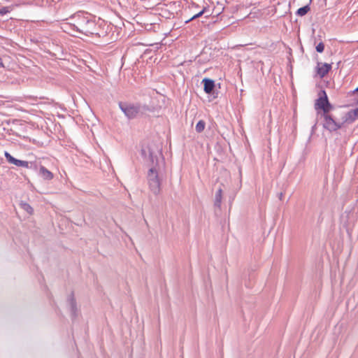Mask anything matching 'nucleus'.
I'll return each instance as SVG.
<instances>
[{
  "label": "nucleus",
  "mask_w": 358,
  "mask_h": 358,
  "mask_svg": "<svg viewBox=\"0 0 358 358\" xmlns=\"http://www.w3.org/2000/svg\"><path fill=\"white\" fill-rule=\"evenodd\" d=\"M141 153L142 157L149 162L151 167L148 173V180L151 192L155 194L160 192V180L156 166L158 164V150H153L149 145H142Z\"/></svg>",
  "instance_id": "1"
},
{
  "label": "nucleus",
  "mask_w": 358,
  "mask_h": 358,
  "mask_svg": "<svg viewBox=\"0 0 358 358\" xmlns=\"http://www.w3.org/2000/svg\"><path fill=\"white\" fill-rule=\"evenodd\" d=\"M66 20L72 21L71 25H66V27H73L76 33L85 36L96 34V24L93 17L83 11L77 12L72 15Z\"/></svg>",
  "instance_id": "2"
},
{
  "label": "nucleus",
  "mask_w": 358,
  "mask_h": 358,
  "mask_svg": "<svg viewBox=\"0 0 358 358\" xmlns=\"http://www.w3.org/2000/svg\"><path fill=\"white\" fill-rule=\"evenodd\" d=\"M118 106L128 120H133L140 115L142 116L154 111V107L140 103L120 101Z\"/></svg>",
  "instance_id": "3"
},
{
  "label": "nucleus",
  "mask_w": 358,
  "mask_h": 358,
  "mask_svg": "<svg viewBox=\"0 0 358 358\" xmlns=\"http://www.w3.org/2000/svg\"><path fill=\"white\" fill-rule=\"evenodd\" d=\"M322 96H320L315 102V108L323 110V115H327L332 109L333 106L330 103L327 93L324 90H321Z\"/></svg>",
  "instance_id": "4"
},
{
  "label": "nucleus",
  "mask_w": 358,
  "mask_h": 358,
  "mask_svg": "<svg viewBox=\"0 0 358 358\" xmlns=\"http://www.w3.org/2000/svg\"><path fill=\"white\" fill-rule=\"evenodd\" d=\"M323 127L329 132L336 131L342 127L343 123L336 122L330 114L322 115Z\"/></svg>",
  "instance_id": "5"
},
{
  "label": "nucleus",
  "mask_w": 358,
  "mask_h": 358,
  "mask_svg": "<svg viewBox=\"0 0 358 358\" xmlns=\"http://www.w3.org/2000/svg\"><path fill=\"white\" fill-rule=\"evenodd\" d=\"M67 304L71 312V315L73 320L76 319L78 315V309L77 307V303L74 298L73 292H71L67 299Z\"/></svg>",
  "instance_id": "6"
},
{
  "label": "nucleus",
  "mask_w": 358,
  "mask_h": 358,
  "mask_svg": "<svg viewBox=\"0 0 358 358\" xmlns=\"http://www.w3.org/2000/svg\"><path fill=\"white\" fill-rule=\"evenodd\" d=\"M4 157L6 159V160L12 164H14L17 166H21V167H24V168H27L28 167V164H29V162L28 161H23V160H20V159H17L16 158H15L14 157H13L7 151H5L4 152Z\"/></svg>",
  "instance_id": "7"
},
{
  "label": "nucleus",
  "mask_w": 358,
  "mask_h": 358,
  "mask_svg": "<svg viewBox=\"0 0 358 358\" xmlns=\"http://www.w3.org/2000/svg\"><path fill=\"white\" fill-rule=\"evenodd\" d=\"M201 83L203 84V90L208 94H213L215 92V83L213 79L204 78Z\"/></svg>",
  "instance_id": "8"
},
{
  "label": "nucleus",
  "mask_w": 358,
  "mask_h": 358,
  "mask_svg": "<svg viewBox=\"0 0 358 358\" xmlns=\"http://www.w3.org/2000/svg\"><path fill=\"white\" fill-rule=\"evenodd\" d=\"M331 69V64L327 63H317V73L322 78H324Z\"/></svg>",
  "instance_id": "9"
},
{
  "label": "nucleus",
  "mask_w": 358,
  "mask_h": 358,
  "mask_svg": "<svg viewBox=\"0 0 358 358\" xmlns=\"http://www.w3.org/2000/svg\"><path fill=\"white\" fill-rule=\"evenodd\" d=\"M38 175L45 180H51L54 178V174L43 165L39 166Z\"/></svg>",
  "instance_id": "10"
},
{
  "label": "nucleus",
  "mask_w": 358,
  "mask_h": 358,
  "mask_svg": "<svg viewBox=\"0 0 358 358\" xmlns=\"http://www.w3.org/2000/svg\"><path fill=\"white\" fill-rule=\"evenodd\" d=\"M67 22H64L62 24V29L65 31V32H67L69 33V34L72 35V36H77V34L76 32V30L73 28V27H65L66 25H71L72 24V21H69V20H66Z\"/></svg>",
  "instance_id": "11"
},
{
  "label": "nucleus",
  "mask_w": 358,
  "mask_h": 358,
  "mask_svg": "<svg viewBox=\"0 0 358 358\" xmlns=\"http://www.w3.org/2000/svg\"><path fill=\"white\" fill-rule=\"evenodd\" d=\"M176 13V10H170L169 9L164 8L162 9L160 15L166 19H171L174 17Z\"/></svg>",
  "instance_id": "12"
},
{
  "label": "nucleus",
  "mask_w": 358,
  "mask_h": 358,
  "mask_svg": "<svg viewBox=\"0 0 358 358\" xmlns=\"http://www.w3.org/2000/svg\"><path fill=\"white\" fill-rule=\"evenodd\" d=\"M222 198V190L221 188H219L217 189V191L216 192L215 196L214 205L215 207L220 208L221 206Z\"/></svg>",
  "instance_id": "13"
},
{
  "label": "nucleus",
  "mask_w": 358,
  "mask_h": 358,
  "mask_svg": "<svg viewBox=\"0 0 358 358\" xmlns=\"http://www.w3.org/2000/svg\"><path fill=\"white\" fill-rule=\"evenodd\" d=\"M310 10V7L309 6V4H307L306 6H303L301 8H299L296 12V15H298V16H304L306 15Z\"/></svg>",
  "instance_id": "14"
},
{
  "label": "nucleus",
  "mask_w": 358,
  "mask_h": 358,
  "mask_svg": "<svg viewBox=\"0 0 358 358\" xmlns=\"http://www.w3.org/2000/svg\"><path fill=\"white\" fill-rule=\"evenodd\" d=\"M205 127H206L205 121L203 120H201L196 124L195 130L197 133H201L204 130Z\"/></svg>",
  "instance_id": "15"
},
{
  "label": "nucleus",
  "mask_w": 358,
  "mask_h": 358,
  "mask_svg": "<svg viewBox=\"0 0 358 358\" xmlns=\"http://www.w3.org/2000/svg\"><path fill=\"white\" fill-rule=\"evenodd\" d=\"M207 10V7H203V9L201 10H200L199 13H197L196 14L194 15L192 17H190L189 19L185 21V23H188L190 21L194 20V19H196L201 16H202Z\"/></svg>",
  "instance_id": "16"
},
{
  "label": "nucleus",
  "mask_w": 358,
  "mask_h": 358,
  "mask_svg": "<svg viewBox=\"0 0 358 358\" xmlns=\"http://www.w3.org/2000/svg\"><path fill=\"white\" fill-rule=\"evenodd\" d=\"M20 206L23 210L27 211L29 215H31L34 212L33 208L26 202H22Z\"/></svg>",
  "instance_id": "17"
},
{
  "label": "nucleus",
  "mask_w": 358,
  "mask_h": 358,
  "mask_svg": "<svg viewBox=\"0 0 358 358\" xmlns=\"http://www.w3.org/2000/svg\"><path fill=\"white\" fill-rule=\"evenodd\" d=\"M41 165V164H38L36 162H29L28 164L27 169L34 170L35 171H39V166Z\"/></svg>",
  "instance_id": "18"
},
{
  "label": "nucleus",
  "mask_w": 358,
  "mask_h": 358,
  "mask_svg": "<svg viewBox=\"0 0 358 358\" xmlns=\"http://www.w3.org/2000/svg\"><path fill=\"white\" fill-rule=\"evenodd\" d=\"M316 51L319 53L323 52L324 50V44L323 42H320L315 47Z\"/></svg>",
  "instance_id": "19"
},
{
  "label": "nucleus",
  "mask_w": 358,
  "mask_h": 358,
  "mask_svg": "<svg viewBox=\"0 0 358 358\" xmlns=\"http://www.w3.org/2000/svg\"><path fill=\"white\" fill-rule=\"evenodd\" d=\"M10 12V9L8 7H2L0 8V15H3Z\"/></svg>",
  "instance_id": "20"
},
{
  "label": "nucleus",
  "mask_w": 358,
  "mask_h": 358,
  "mask_svg": "<svg viewBox=\"0 0 358 358\" xmlns=\"http://www.w3.org/2000/svg\"><path fill=\"white\" fill-rule=\"evenodd\" d=\"M351 113H353L354 115L353 120H355L356 117H358V108L348 113L349 115H350ZM350 117H351V115H350Z\"/></svg>",
  "instance_id": "21"
},
{
  "label": "nucleus",
  "mask_w": 358,
  "mask_h": 358,
  "mask_svg": "<svg viewBox=\"0 0 358 358\" xmlns=\"http://www.w3.org/2000/svg\"><path fill=\"white\" fill-rule=\"evenodd\" d=\"M156 25L159 26V24L156 22H152L150 24H148L145 25V29H148V30H151L152 29V27H155Z\"/></svg>",
  "instance_id": "22"
},
{
  "label": "nucleus",
  "mask_w": 358,
  "mask_h": 358,
  "mask_svg": "<svg viewBox=\"0 0 358 358\" xmlns=\"http://www.w3.org/2000/svg\"><path fill=\"white\" fill-rule=\"evenodd\" d=\"M180 6V2H177V1H173V2H171L169 5H167L166 6H169V8H172V7L175 6Z\"/></svg>",
  "instance_id": "23"
},
{
  "label": "nucleus",
  "mask_w": 358,
  "mask_h": 358,
  "mask_svg": "<svg viewBox=\"0 0 358 358\" xmlns=\"http://www.w3.org/2000/svg\"><path fill=\"white\" fill-rule=\"evenodd\" d=\"M4 65H3V61H2V59L1 57H0V68L1 67H3Z\"/></svg>",
  "instance_id": "24"
},
{
  "label": "nucleus",
  "mask_w": 358,
  "mask_h": 358,
  "mask_svg": "<svg viewBox=\"0 0 358 358\" xmlns=\"http://www.w3.org/2000/svg\"><path fill=\"white\" fill-rule=\"evenodd\" d=\"M282 196H283V194L282 192L278 194V198H279L280 200L282 199Z\"/></svg>",
  "instance_id": "25"
},
{
  "label": "nucleus",
  "mask_w": 358,
  "mask_h": 358,
  "mask_svg": "<svg viewBox=\"0 0 358 358\" xmlns=\"http://www.w3.org/2000/svg\"><path fill=\"white\" fill-rule=\"evenodd\" d=\"M354 93L358 92V87L353 91Z\"/></svg>",
  "instance_id": "26"
},
{
  "label": "nucleus",
  "mask_w": 358,
  "mask_h": 358,
  "mask_svg": "<svg viewBox=\"0 0 358 358\" xmlns=\"http://www.w3.org/2000/svg\"><path fill=\"white\" fill-rule=\"evenodd\" d=\"M357 104H358V100H357Z\"/></svg>",
  "instance_id": "27"
}]
</instances>
